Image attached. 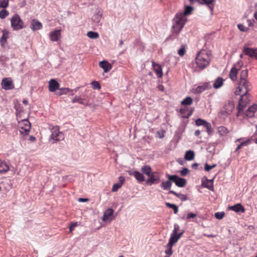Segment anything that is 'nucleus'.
<instances>
[{"instance_id":"43","label":"nucleus","mask_w":257,"mask_h":257,"mask_svg":"<svg viewBox=\"0 0 257 257\" xmlns=\"http://www.w3.org/2000/svg\"><path fill=\"white\" fill-rule=\"evenodd\" d=\"M72 103L78 102L80 104H83V100L79 96H76L72 100Z\"/></svg>"},{"instance_id":"35","label":"nucleus","mask_w":257,"mask_h":257,"mask_svg":"<svg viewBox=\"0 0 257 257\" xmlns=\"http://www.w3.org/2000/svg\"><path fill=\"white\" fill-rule=\"evenodd\" d=\"M141 170L144 174L147 175V176H150L152 173V168L150 166L148 165L144 166L142 168Z\"/></svg>"},{"instance_id":"25","label":"nucleus","mask_w":257,"mask_h":257,"mask_svg":"<svg viewBox=\"0 0 257 257\" xmlns=\"http://www.w3.org/2000/svg\"><path fill=\"white\" fill-rule=\"evenodd\" d=\"M211 88V85L209 83H205L202 85L198 86L196 89L197 93H201L205 90L209 89Z\"/></svg>"},{"instance_id":"12","label":"nucleus","mask_w":257,"mask_h":257,"mask_svg":"<svg viewBox=\"0 0 257 257\" xmlns=\"http://www.w3.org/2000/svg\"><path fill=\"white\" fill-rule=\"evenodd\" d=\"M149 179L147 183L150 185L157 184L160 181V177L159 173L157 172H152L150 176H148Z\"/></svg>"},{"instance_id":"34","label":"nucleus","mask_w":257,"mask_h":257,"mask_svg":"<svg viewBox=\"0 0 257 257\" xmlns=\"http://www.w3.org/2000/svg\"><path fill=\"white\" fill-rule=\"evenodd\" d=\"M218 132L221 136H226L228 133V131L226 127L223 126H220L218 127Z\"/></svg>"},{"instance_id":"54","label":"nucleus","mask_w":257,"mask_h":257,"mask_svg":"<svg viewBox=\"0 0 257 257\" xmlns=\"http://www.w3.org/2000/svg\"><path fill=\"white\" fill-rule=\"evenodd\" d=\"M188 173V170L187 168H185L180 171V174L182 176H186Z\"/></svg>"},{"instance_id":"38","label":"nucleus","mask_w":257,"mask_h":257,"mask_svg":"<svg viewBox=\"0 0 257 257\" xmlns=\"http://www.w3.org/2000/svg\"><path fill=\"white\" fill-rule=\"evenodd\" d=\"M173 245H171L170 244H167L166 246L167 249L165 250V253L166 255L171 256L173 254L172 247Z\"/></svg>"},{"instance_id":"39","label":"nucleus","mask_w":257,"mask_h":257,"mask_svg":"<svg viewBox=\"0 0 257 257\" xmlns=\"http://www.w3.org/2000/svg\"><path fill=\"white\" fill-rule=\"evenodd\" d=\"M193 10V8L191 6H186L185 9V11L182 15H183L184 17H185L187 15H189L191 14Z\"/></svg>"},{"instance_id":"59","label":"nucleus","mask_w":257,"mask_h":257,"mask_svg":"<svg viewBox=\"0 0 257 257\" xmlns=\"http://www.w3.org/2000/svg\"><path fill=\"white\" fill-rule=\"evenodd\" d=\"M30 140L32 142H34L36 140V138L35 137L31 136L30 137Z\"/></svg>"},{"instance_id":"45","label":"nucleus","mask_w":257,"mask_h":257,"mask_svg":"<svg viewBox=\"0 0 257 257\" xmlns=\"http://www.w3.org/2000/svg\"><path fill=\"white\" fill-rule=\"evenodd\" d=\"M186 52V47L185 45H182L181 48L178 50V54L181 57L183 56Z\"/></svg>"},{"instance_id":"61","label":"nucleus","mask_w":257,"mask_h":257,"mask_svg":"<svg viewBox=\"0 0 257 257\" xmlns=\"http://www.w3.org/2000/svg\"><path fill=\"white\" fill-rule=\"evenodd\" d=\"M198 165L197 163H194L192 165V168L196 169L198 167Z\"/></svg>"},{"instance_id":"9","label":"nucleus","mask_w":257,"mask_h":257,"mask_svg":"<svg viewBox=\"0 0 257 257\" xmlns=\"http://www.w3.org/2000/svg\"><path fill=\"white\" fill-rule=\"evenodd\" d=\"M179 111L181 117L188 118L192 114L194 111V108L185 106L181 107Z\"/></svg>"},{"instance_id":"16","label":"nucleus","mask_w":257,"mask_h":257,"mask_svg":"<svg viewBox=\"0 0 257 257\" xmlns=\"http://www.w3.org/2000/svg\"><path fill=\"white\" fill-rule=\"evenodd\" d=\"M59 83L55 79H51L49 82V90L50 92H55L59 88Z\"/></svg>"},{"instance_id":"48","label":"nucleus","mask_w":257,"mask_h":257,"mask_svg":"<svg viewBox=\"0 0 257 257\" xmlns=\"http://www.w3.org/2000/svg\"><path fill=\"white\" fill-rule=\"evenodd\" d=\"M101 15L99 14H96L93 16V20L96 23H99L101 20Z\"/></svg>"},{"instance_id":"31","label":"nucleus","mask_w":257,"mask_h":257,"mask_svg":"<svg viewBox=\"0 0 257 257\" xmlns=\"http://www.w3.org/2000/svg\"><path fill=\"white\" fill-rule=\"evenodd\" d=\"M171 181H172L168 180L165 182H163L161 184V187L164 190H170L172 186Z\"/></svg>"},{"instance_id":"57","label":"nucleus","mask_w":257,"mask_h":257,"mask_svg":"<svg viewBox=\"0 0 257 257\" xmlns=\"http://www.w3.org/2000/svg\"><path fill=\"white\" fill-rule=\"evenodd\" d=\"M124 181H125V179H124V178L123 177L120 176L119 177V182L118 183L119 184H121V186L123 184Z\"/></svg>"},{"instance_id":"5","label":"nucleus","mask_w":257,"mask_h":257,"mask_svg":"<svg viewBox=\"0 0 257 257\" xmlns=\"http://www.w3.org/2000/svg\"><path fill=\"white\" fill-rule=\"evenodd\" d=\"M51 132L50 139L53 141L52 143H57L64 139V134L60 131L58 126H53L51 130Z\"/></svg>"},{"instance_id":"3","label":"nucleus","mask_w":257,"mask_h":257,"mask_svg":"<svg viewBox=\"0 0 257 257\" xmlns=\"http://www.w3.org/2000/svg\"><path fill=\"white\" fill-rule=\"evenodd\" d=\"M186 21L187 19L184 17L182 13H177L173 20L172 33L178 34L184 27Z\"/></svg>"},{"instance_id":"63","label":"nucleus","mask_w":257,"mask_h":257,"mask_svg":"<svg viewBox=\"0 0 257 257\" xmlns=\"http://www.w3.org/2000/svg\"><path fill=\"white\" fill-rule=\"evenodd\" d=\"M23 103L25 104V105H27L28 104V101L27 99H24L23 100Z\"/></svg>"},{"instance_id":"6","label":"nucleus","mask_w":257,"mask_h":257,"mask_svg":"<svg viewBox=\"0 0 257 257\" xmlns=\"http://www.w3.org/2000/svg\"><path fill=\"white\" fill-rule=\"evenodd\" d=\"M18 127L21 134L27 135L31 129V123L27 119H24L19 122Z\"/></svg>"},{"instance_id":"30","label":"nucleus","mask_w":257,"mask_h":257,"mask_svg":"<svg viewBox=\"0 0 257 257\" xmlns=\"http://www.w3.org/2000/svg\"><path fill=\"white\" fill-rule=\"evenodd\" d=\"M195 154L193 151L189 150L186 151L185 154L184 158L186 160L191 161L194 159Z\"/></svg>"},{"instance_id":"60","label":"nucleus","mask_w":257,"mask_h":257,"mask_svg":"<svg viewBox=\"0 0 257 257\" xmlns=\"http://www.w3.org/2000/svg\"><path fill=\"white\" fill-rule=\"evenodd\" d=\"M200 134V131L199 130H196L195 132V135L196 136H199Z\"/></svg>"},{"instance_id":"46","label":"nucleus","mask_w":257,"mask_h":257,"mask_svg":"<svg viewBox=\"0 0 257 257\" xmlns=\"http://www.w3.org/2000/svg\"><path fill=\"white\" fill-rule=\"evenodd\" d=\"M249 143V140L243 142L241 143L239 145H238L235 151H238L239 149H240L242 147L247 146Z\"/></svg>"},{"instance_id":"37","label":"nucleus","mask_w":257,"mask_h":257,"mask_svg":"<svg viewBox=\"0 0 257 257\" xmlns=\"http://www.w3.org/2000/svg\"><path fill=\"white\" fill-rule=\"evenodd\" d=\"M87 36L90 39H96L98 38L99 34L98 33L93 31H89L87 33Z\"/></svg>"},{"instance_id":"17","label":"nucleus","mask_w":257,"mask_h":257,"mask_svg":"<svg viewBox=\"0 0 257 257\" xmlns=\"http://www.w3.org/2000/svg\"><path fill=\"white\" fill-rule=\"evenodd\" d=\"M183 233V231L179 234H174L172 233L168 243L171 244V245H173L180 239Z\"/></svg>"},{"instance_id":"56","label":"nucleus","mask_w":257,"mask_h":257,"mask_svg":"<svg viewBox=\"0 0 257 257\" xmlns=\"http://www.w3.org/2000/svg\"><path fill=\"white\" fill-rule=\"evenodd\" d=\"M179 226L177 224H175L174 225V229L173 230V232H172V233H174V234H178L177 233L178 231L179 230Z\"/></svg>"},{"instance_id":"2","label":"nucleus","mask_w":257,"mask_h":257,"mask_svg":"<svg viewBox=\"0 0 257 257\" xmlns=\"http://www.w3.org/2000/svg\"><path fill=\"white\" fill-rule=\"evenodd\" d=\"M211 60V52L203 49L197 54L195 61L197 66L200 70H203L209 65Z\"/></svg>"},{"instance_id":"52","label":"nucleus","mask_w":257,"mask_h":257,"mask_svg":"<svg viewBox=\"0 0 257 257\" xmlns=\"http://www.w3.org/2000/svg\"><path fill=\"white\" fill-rule=\"evenodd\" d=\"M224 216V213L223 212H216L215 213V217L218 219H222Z\"/></svg>"},{"instance_id":"20","label":"nucleus","mask_w":257,"mask_h":257,"mask_svg":"<svg viewBox=\"0 0 257 257\" xmlns=\"http://www.w3.org/2000/svg\"><path fill=\"white\" fill-rule=\"evenodd\" d=\"M78 88H77L74 90H72L68 88H59V91L57 92V94L60 96L63 94H67L69 92H71V95H73L74 93H73V91H74L76 92L78 90Z\"/></svg>"},{"instance_id":"42","label":"nucleus","mask_w":257,"mask_h":257,"mask_svg":"<svg viewBox=\"0 0 257 257\" xmlns=\"http://www.w3.org/2000/svg\"><path fill=\"white\" fill-rule=\"evenodd\" d=\"M9 15V12L6 10V9H3L2 11H0V18L2 19H4L8 16Z\"/></svg>"},{"instance_id":"26","label":"nucleus","mask_w":257,"mask_h":257,"mask_svg":"<svg viewBox=\"0 0 257 257\" xmlns=\"http://www.w3.org/2000/svg\"><path fill=\"white\" fill-rule=\"evenodd\" d=\"M10 170L9 166L6 163L0 160V173L4 174L8 172Z\"/></svg>"},{"instance_id":"53","label":"nucleus","mask_w":257,"mask_h":257,"mask_svg":"<svg viewBox=\"0 0 257 257\" xmlns=\"http://www.w3.org/2000/svg\"><path fill=\"white\" fill-rule=\"evenodd\" d=\"M77 226V222H73L71 223L70 226H69L70 231L71 232L74 229V228Z\"/></svg>"},{"instance_id":"51","label":"nucleus","mask_w":257,"mask_h":257,"mask_svg":"<svg viewBox=\"0 0 257 257\" xmlns=\"http://www.w3.org/2000/svg\"><path fill=\"white\" fill-rule=\"evenodd\" d=\"M121 187V184L116 183L113 185L112 188V191L116 192Z\"/></svg>"},{"instance_id":"64","label":"nucleus","mask_w":257,"mask_h":257,"mask_svg":"<svg viewBox=\"0 0 257 257\" xmlns=\"http://www.w3.org/2000/svg\"><path fill=\"white\" fill-rule=\"evenodd\" d=\"M159 89L162 91H164V86L163 85L159 86Z\"/></svg>"},{"instance_id":"28","label":"nucleus","mask_w":257,"mask_h":257,"mask_svg":"<svg viewBox=\"0 0 257 257\" xmlns=\"http://www.w3.org/2000/svg\"><path fill=\"white\" fill-rule=\"evenodd\" d=\"M224 79L221 77H218L213 83V87L215 89L220 88L223 84Z\"/></svg>"},{"instance_id":"1","label":"nucleus","mask_w":257,"mask_h":257,"mask_svg":"<svg viewBox=\"0 0 257 257\" xmlns=\"http://www.w3.org/2000/svg\"><path fill=\"white\" fill-rule=\"evenodd\" d=\"M247 78L248 70L247 69L242 70L240 73L238 86L234 92L235 95H240L238 106L237 116L239 115L240 111L249 101L248 92L251 89V85Z\"/></svg>"},{"instance_id":"11","label":"nucleus","mask_w":257,"mask_h":257,"mask_svg":"<svg viewBox=\"0 0 257 257\" xmlns=\"http://www.w3.org/2000/svg\"><path fill=\"white\" fill-rule=\"evenodd\" d=\"M195 123L197 126L203 125L206 128V131L208 135L212 133V128L211 124L204 119L198 118L195 121Z\"/></svg>"},{"instance_id":"58","label":"nucleus","mask_w":257,"mask_h":257,"mask_svg":"<svg viewBox=\"0 0 257 257\" xmlns=\"http://www.w3.org/2000/svg\"><path fill=\"white\" fill-rule=\"evenodd\" d=\"M80 202H86L88 200L87 198H79L78 200Z\"/></svg>"},{"instance_id":"23","label":"nucleus","mask_w":257,"mask_h":257,"mask_svg":"<svg viewBox=\"0 0 257 257\" xmlns=\"http://www.w3.org/2000/svg\"><path fill=\"white\" fill-rule=\"evenodd\" d=\"M238 69L237 68L236 65H235L230 70L229 73V77L233 81L237 80V74Z\"/></svg>"},{"instance_id":"18","label":"nucleus","mask_w":257,"mask_h":257,"mask_svg":"<svg viewBox=\"0 0 257 257\" xmlns=\"http://www.w3.org/2000/svg\"><path fill=\"white\" fill-rule=\"evenodd\" d=\"M152 66L155 73L158 77L161 78L163 76L162 68L161 66L158 64L152 62Z\"/></svg>"},{"instance_id":"22","label":"nucleus","mask_w":257,"mask_h":257,"mask_svg":"<svg viewBox=\"0 0 257 257\" xmlns=\"http://www.w3.org/2000/svg\"><path fill=\"white\" fill-rule=\"evenodd\" d=\"M31 28L34 31L38 30L42 28V24L37 20L33 19L31 22Z\"/></svg>"},{"instance_id":"62","label":"nucleus","mask_w":257,"mask_h":257,"mask_svg":"<svg viewBox=\"0 0 257 257\" xmlns=\"http://www.w3.org/2000/svg\"><path fill=\"white\" fill-rule=\"evenodd\" d=\"M127 172L130 175L134 176V174L135 173V171H127Z\"/></svg>"},{"instance_id":"32","label":"nucleus","mask_w":257,"mask_h":257,"mask_svg":"<svg viewBox=\"0 0 257 257\" xmlns=\"http://www.w3.org/2000/svg\"><path fill=\"white\" fill-rule=\"evenodd\" d=\"M134 174V177L139 182H142L145 181V177L144 175L139 171H135Z\"/></svg>"},{"instance_id":"49","label":"nucleus","mask_w":257,"mask_h":257,"mask_svg":"<svg viewBox=\"0 0 257 257\" xmlns=\"http://www.w3.org/2000/svg\"><path fill=\"white\" fill-rule=\"evenodd\" d=\"M237 27L242 32H246L248 30V28L245 27L242 24H238Z\"/></svg>"},{"instance_id":"33","label":"nucleus","mask_w":257,"mask_h":257,"mask_svg":"<svg viewBox=\"0 0 257 257\" xmlns=\"http://www.w3.org/2000/svg\"><path fill=\"white\" fill-rule=\"evenodd\" d=\"M204 186L211 191H213V182L212 180H207L204 183Z\"/></svg>"},{"instance_id":"24","label":"nucleus","mask_w":257,"mask_h":257,"mask_svg":"<svg viewBox=\"0 0 257 257\" xmlns=\"http://www.w3.org/2000/svg\"><path fill=\"white\" fill-rule=\"evenodd\" d=\"M9 38V32L4 31L3 33V36L0 39V44L1 46L5 48L6 44H7V40Z\"/></svg>"},{"instance_id":"47","label":"nucleus","mask_w":257,"mask_h":257,"mask_svg":"<svg viewBox=\"0 0 257 257\" xmlns=\"http://www.w3.org/2000/svg\"><path fill=\"white\" fill-rule=\"evenodd\" d=\"M203 3L202 4H205L208 6L211 10H213V8L211 7V5L214 2L215 0H202Z\"/></svg>"},{"instance_id":"29","label":"nucleus","mask_w":257,"mask_h":257,"mask_svg":"<svg viewBox=\"0 0 257 257\" xmlns=\"http://www.w3.org/2000/svg\"><path fill=\"white\" fill-rule=\"evenodd\" d=\"M169 193L176 196L182 201H185L187 199V196L183 194L177 193L173 190H170Z\"/></svg>"},{"instance_id":"36","label":"nucleus","mask_w":257,"mask_h":257,"mask_svg":"<svg viewBox=\"0 0 257 257\" xmlns=\"http://www.w3.org/2000/svg\"><path fill=\"white\" fill-rule=\"evenodd\" d=\"M192 98L190 97H187L181 101V104L182 105H190L192 104Z\"/></svg>"},{"instance_id":"21","label":"nucleus","mask_w":257,"mask_h":257,"mask_svg":"<svg viewBox=\"0 0 257 257\" xmlns=\"http://www.w3.org/2000/svg\"><path fill=\"white\" fill-rule=\"evenodd\" d=\"M99 65L103 69L104 72L105 73L108 72L112 68L111 65L107 61H100L99 63Z\"/></svg>"},{"instance_id":"55","label":"nucleus","mask_w":257,"mask_h":257,"mask_svg":"<svg viewBox=\"0 0 257 257\" xmlns=\"http://www.w3.org/2000/svg\"><path fill=\"white\" fill-rule=\"evenodd\" d=\"M196 216V214L193 213H189L187 216V219H190L191 218H193Z\"/></svg>"},{"instance_id":"50","label":"nucleus","mask_w":257,"mask_h":257,"mask_svg":"<svg viewBox=\"0 0 257 257\" xmlns=\"http://www.w3.org/2000/svg\"><path fill=\"white\" fill-rule=\"evenodd\" d=\"M216 166V164H213V165H212L211 166H210L208 164H206L205 165L204 169L206 171H209L210 170H211L212 169L215 168Z\"/></svg>"},{"instance_id":"44","label":"nucleus","mask_w":257,"mask_h":257,"mask_svg":"<svg viewBox=\"0 0 257 257\" xmlns=\"http://www.w3.org/2000/svg\"><path fill=\"white\" fill-rule=\"evenodd\" d=\"M91 85L92 87L94 89H100L101 88V86L98 82L96 81H93L91 82Z\"/></svg>"},{"instance_id":"41","label":"nucleus","mask_w":257,"mask_h":257,"mask_svg":"<svg viewBox=\"0 0 257 257\" xmlns=\"http://www.w3.org/2000/svg\"><path fill=\"white\" fill-rule=\"evenodd\" d=\"M9 5V0H0V8L6 9Z\"/></svg>"},{"instance_id":"14","label":"nucleus","mask_w":257,"mask_h":257,"mask_svg":"<svg viewBox=\"0 0 257 257\" xmlns=\"http://www.w3.org/2000/svg\"><path fill=\"white\" fill-rule=\"evenodd\" d=\"M243 52L245 55L249 56L250 57H254L257 59V49L244 47Z\"/></svg>"},{"instance_id":"13","label":"nucleus","mask_w":257,"mask_h":257,"mask_svg":"<svg viewBox=\"0 0 257 257\" xmlns=\"http://www.w3.org/2000/svg\"><path fill=\"white\" fill-rule=\"evenodd\" d=\"M61 37V30H56L49 33L50 40L53 42L58 41Z\"/></svg>"},{"instance_id":"40","label":"nucleus","mask_w":257,"mask_h":257,"mask_svg":"<svg viewBox=\"0 0 257 257\" xmlns=\"http://www.w3.org/2000/svg\"><path fill=\"white\" fill-rule=\"evenodd\" d=\"M166 205L168 207H169L170 208L173 209L175 214H177L178 213V207L175 204H171V203H169V202H166Z\"/></svg>"},{"instance_id":"8","label":"nucleus","mask_w":257,"mask_h":257,"mask_svg":"<svg viewBox=\"0 0 257 257\" xmlns=\"http://www.w3.org/2000/svg\"><path fill=\"white\" fill-rule=\"evenodd\" d=\"M167 178L170 181H172L175 183V184L179 187H184L187 183L186 180L185 179L180 178L177 175H167Z\"/></svg>"},{"instance_id":"19","label":"nucleus","mask_w":257,"mask_h":257,"mask_svg":"<svg viewBox=\"0 0 257 257\" xmlns=\"http://www.w3.org/2000/svg\"><path fill=\"white\" fill-rule=\"evenodd\" d=\"M257 110V104H254L248 107L245 111V115L248 117H252L254 116L255 112Z\"/></svg>"},{"instance_id":"10","label":"nucleus","mask_w":257,"mask_h":257,"mask_svg":"<svg viewBox=\"0 0 257 257\" xmlns=\"http://www.w3.org/2000/svg\"><path fill=\"white\" fill-rule=\"evenodd\" d=\"M2 88L5 90H11L14 88L13 81L10 77L4 78L2 80Z\"/></svg>"},{"instance_id":"15","label":"nucleus","mask_w":257,"mask_h":257,"mask_svg":"<svg viewBox=\"0 0 257 257\" xmlns=\"http://www.w3.org/2000/svg\"><path fill=\"white\" fill-rule=\"evenodd\" d=\"M113 214V210L111 208H108L106 210L104 213L102 217L103 221H109L110 222L112 220V215Z\"/></svg>"},{"instance_id":"4","label":"nucleus","mask_w":257,"mask_h":257,"mask_svg":"<svg viewBox=\"0 0 257 257\" xmlns=\"http://www.w3.org/2000/svg\"><path fill=\"white\" fill-rule=\"evenodd\" d=\"M234 108V104L232 100H228L221 109L219 116L222 118H225L231 114Z\"/></svg>"},{"instance_id":"27","label":"nucleus","mask_w":257,"mask_h":257,"mask_svg":"<svg viewBox=\"0 0 257 257\" xmlns=\"http://www.w3.org/2000/svg\"><path fill=\"white\" fill-rule=\"evenodd\" d=\"M230 209L236 212H241L243 213L245 212V209L243 206L240 203H238L233 206H232L230 207Z\"/></svg>"},{"instance_id":"7","label":"nucleus","mask_w":257,"mask_h":257,"mask_svg":"<svg viewBox=\"0 0 257 257\" xmlns=\"http://www.w3.org/2000/svg\"><path fill=\"white\" fill-rule=\"evenodd\" d=\"M11 26L14 30H18L24 28V23L17 14L15 15L11 19Z\"/></svg>"}]
</instances>
